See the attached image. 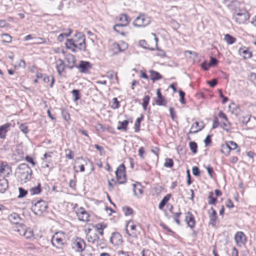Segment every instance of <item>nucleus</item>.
<instances>
[{"label":"nucleus","instance_id":"f257e3e1","mask_svg":"<svg viewBox=\"0 0 256 256\" xmlns=\"http://www.w3.org/2000/svg\"><path fill=\"white\" fill-rule=\"evenodd\" d=\"M85 39L84 35L82 32H78L75 34L74 38L67 40L66 46L74 52H76L75 48L85 51L86 49Z\"/></svg>","mask_w":256,"mask_h":256},{"label":"nucleus","instance_id":"f03ea898","mask_svg":"<svg viewBox=\"0 0 256 256\" xmlns=\"http://www.w3.org/2000/svg\"><path fill=\"white\" fill-rule=\"evenodd\" d=\"M32 170L26 164L23 163L18 165L16 169V174L18 180L22 183L26 182L30 180Z\"/></svg>","mask_w":256,"mask_h":256},{"label":"nucleus","instance_id":"7ed1b4c3","mask_svg":"<svg viewBox=\"0 0 256 256\" xmlns=\"http://www.w3.org/2000/svg\"><path fill=\"white\" fill-rule=\"evenodd\" d=\"M66 236L62 232H56L51 240L52 245L56 248H62L65 244Z\"/></svg>","mask_w":256,"mask_h":256},{"label":"nucleus","instance_id":"20e7f679","mask_svg":"<svg viewBox=\"0 0 256 256\" xmlns=\"http://www.w3.org/2000/svg\"><path fill=\"white\" fill-rule=\"evenodd\" d=\"M151 22V18L144 14H140L133 22V25L136 27L144 28L146 26Z\"/></svg>","mask_w":256,"mask_h":256},{"label":"nucleus","instance_id":"39448f33","mask_svg":"<svg viewBox=\"0 0 256 256\" xmlns=\"http://www.w3.org/2000/svg\"><path fill=\"white\" fill-rule=\"evenodd\" d=\"M249 18L248 13L244 10H240L238 12H236L232 16V18L238 24L245 23Z\"/></svg>","mask_w":256,"mask_h":256},{"label":"nucleus","instance_id":"423d86ee","mask_svg":"<svg viewBox=\"0 0 256 256\" xmlns=\"http://www.w3.org/2000/svg\"><path fill=\"white\" fill-rule=\"evenodd\" d=\"M47 208L48 204L46 202L40 200L32 204V210L36 214L40 216L46 210Z\"/></svg>","mask_w":256,"mask_h":256},{"label":"nucleus","instance_id":"0eeeda50","mask_svg":"<svg viewBox=\"0 0 256 256\" xmlns=\"http://www.w3.org/2000/svg\"><path fill=\"white\" fill-rule=\"evenodd\" d=\"M117 182L119 184H122L126 182L125 166L122 164L118 166L116 171Z\"/></svg>","mask_w":256,"mask_h":256},{"label":"nucleus","instance_id":"6e6552de","mask_svg":"<svg viewBox=\"0 0 256 256\" xmlns=\"http://www.w3.org/2000/svg\"><path fill=\"white\" fill-rule=\"evenodd\" d=\"M86 238L88 242L98 248L100 238L96 232L88 229V231L86 233Z\"/></svg>","mask_w":256,"mask_h":256},{"label":"nucleus","instance_id":"1a4fd4ad","mask_svg":"<svg viewBox=\"0 0 256 256\" xmlns=\"http://www.w3.org/2000/svg\"><path fill=\"white\" fill-rule=\"evenodd\" d=\"M76 212L79 220L82 222L89 220V214L84 208H80L76 211Z\"/></svg>","mask_w":256,"mask_h":256},{"label":"nucleus","instance_id":"9d476101","mask_svg":"<svg viewBox=\"0 0 256 256\" xmlns=\"http://www.w3.org/2000/svg\"><path fill=\"white\" fill-rule=\"evenodd\" d=\"M110 242L114 246H118L122 242V236L118 232H113L110 238Z\"/></svg>","mask_w":256,"mask_h":256},{"label":"nucleus","instance_id":"9b49d317","mask_svg":"<svg viewBox=\"0 0 256 256\" xmlns=\"http://www.w3.org/2000/svg\"><path fill=\"white\" fill-rule=\"evenodd\" d=\"M74 248L78 252H82L85 248V242L80 238H76L74 242Z\"/></svg>","mask_w":256,"mask_h":256},{"label":"nucleus","instance_id":"f8f14e48","mask_svg":"<svg viewBox=\"0 0 256 256\" xmlns=\"http://www.w3.org/2000/svg\"><path fill=\"white\" fill-rule=\"evenodd\" d=\"M234 240L238 246H242L246 241V237L244 232H238L234 236Z\"/></svg>","mask_w":256,"mask_h":256},{"label":"nucleus","instance_id":"ddd939ff","mask_svg":"<svg viewBox=\"0 0 256 256\" xmlns=\"http://www.w3.org/2000/svg\"><path fill=\"white\" fill-rule=\"evenodd\" d=\"M92 68V64L88 62L81 60L78 66L80 72L82 73L87 72Z\"/></svg>","mask_w":256,"mask_h":256},{"label":"nucleus","instance_id":"4468645a","mask_svg":"<svg viewBox=\"0 0 256 256\" xmlns=\"http://www.w3.org/2000/svg\"><path fill=\"white\" fill-rule=\"evenodd\" d=\"M12 168L6 162H2L0 164V174L4 176H8L12 173Z\"/></svg>","mask_w":256,"mask_h":256},{"label":"nucleus","instance_id":"2eb2a0df","mask_svg":"<svg viewBox=\"0 0 256 256\" xmlns=\"http://www.w3.org/2000/svg\"><path fill=\"white\" fill-rule=\"evenodd\" d=\"M185 222L188 226L193 228L195 226L194 218L192 212H188L186 214Z\"/></svg>","mask_w":256,"mask_h":256},{"label":"nucleus","instance_id":"dca6fc26","mask_svg":"<svg viewBox=\"0 0 256 256\" xmlns=\"http://www.w3.org/2000/svg\"><path fill=\"white\" fill-rule=\"evenodd\" d=\"M8 219L10 222L16 225L20 224V222L22 220L20 216L15 212L12 213L8 216Z\"/></svg>","mask_w":256,"mask_h":256},{"label":"nucleus","instance_id":"f3484780","mask_svg":"<svg viewBox=\"0 0 256 256\" xmlns=\"http://www.w3.org/2000/svg\"><path fill=\"white\" fill-rule=\"evenodd\" d=\"M133 191L135 196H139L144 192V188L139 182L133 184Z\"/></svg>","mask_w":256,"mask_h":256},{"label":"nucleus","instance_id":"a211bd4d","mask_svg":"<svg viewBox=\"0 0 256 256\" xmlns=\"http://www.w3.org/2000/svg\"><path fill=\"white\" fill-rule=\"evenodd\" d=\"M66 60L67 62V66L70 68H74L75 64L76 58L72 54H68L66 57Z\"/></svg>","mask_w":256,"mask_h":256},{"label":"nucleus","instance_id":"6ab92c4d","mask_svg":"<svg viewBox=\"0 0 256 256\" xmlns=\"http://www.w3.org/2000/svg\"><path fill=\"white\" fill-rule=\"evenodd\" d=\"M211 213H210V224L213 226H216V220L217 219V214L216 211L213 208H210Z\"/></svg>","mask_w":256,"mask_h":256},{"label":"nucleus","instance_id":"aec40b11","mask_svg":"<svg viewBox=\"0 0 256 256\" xmlns=\"http://www.w3.org/2000/svg\"><path fill=\"white\" fill-rule=\"evenodd\" d=\"M56 68L59 75L64 72L65 68L64 62L62 59H58L56 61Z\"/></svg>","mask_w":256,"mask_h":256},{"label":"nucleus","instance_id":"412c9836","mask_svg":"<svg viewBox=\"0 0 256 256\" xmlns=\"http://www.w3.org/2000/svg\"><path fill=\"white\" fill-rule=\"evenodd\" d=\"M10 126V123H6L0 126V138H4L6 133L8 132Z\"/></svg>","mask_w":256,"mask_h":256},{"label":"nucleus","instance_id":"4be33fe9","mask_svg":"<svg viewBox=\"0 0 256 256\" xmlns=\"http://www.w3.org/2000/svg\"><path fill=\"white\" fill-rule=\"evenodd\" d=\"M156 94L158 98V99L156 102V104L158 106H165L166 104V100L164 98L162 95L160 89L157 90Z\"/></svg>","mask_w":256,"mask_h":256},{"label":"nucleus","instance_id":"5701e85b","mask_svg":"<svg viewBox=\"0 0 256 256\" xmlns=\"http://www.w3.org/2000/svg\"><path fill=\"white\" fill-rule=\"evenodd\" d=\"M204 127V125H202L200 128H199V123L198 122H195L191 126L190 130V134H195L200 131Z\"/></svg>","mask_w":256,"mask_h":256},{"label":"nucleus","instance_id":"b1692460","mask_svg":"<svg viewBox=\"0 0 256 256\" xmlns=\"http://www.w3.org/2000/svg\"><path fill=\"white\" fill-rule=\"evenodd\" d=\"M128 120H124L122 122L119 121L118 122V126L117 129L120 130H124L126 132L128 130Z\"/></svg>","mask_w":256,"mask_h":256},{"label":"nucleus","instance_id":"393cba45","mask_svg":"<svg viewBox=\"0 0 256 256\" xmlns=\"http://www.w3.org/2000/svg\"><path fill=\"white\" fill-rule=\"evenodd\" d=\"M231 150L229 143L225 142L221 145L220 151L226 156H228Z\"/></svg>","mask_w":256,"mask_h":256},{"label":"nucleus","instance_id":"a878e982","mask_svg":"<svg viewBox=\"0 0 256 256\" xmlns=\"http://www.w3.org/2000/svg\"><path fill=\"white\" fill-rule=\"evenodd\" d=\"M150 78L154 82L156 80H159L162 78V76L161 74L156 71L153 70H151L150 71Z\"/></svg>","mask_w":256,"mask_h":256},{"label":"nucleus","instance_id":"bb28decb","mask_svg":"<svg viewBox=\"0 0 256 256\" xmlns=\"http://www.w3.org/2000/svg\"><path fill=\"white\" fill-rule=\"evenodd\" d=\"M8 188V180L5 178L0 180V192L4 193Z\"/></svg>","mask_w":256,"mask_h":256},{"label":"nucleus","instance_id":"cd10ccee","mask_svg":"<svg viewBox=\"0 0 256 256\" xmlns=\"http://www.w3.org/2000/svg\"><path fill=\"white\" fill-rule=\"evenodd\" d=\"M14 228V230L16 232H18L20 235L23 236L24 232L26 229V227L25 225L22 224H20L18 225H16V226Z\"/></svg>","mask_w":256,"mask_h":256},{"label":"nucleus","instance_id":"c85d7f7f","mask_svg":"<svg viewBox=\"0 0 256 256\" xmlns=\"http://www.w3.org/2000/svg\"><path fill=\"white\" fill-rule=\"evenodd\" d=\"M239 52L241 54L243 55L244 59L250 58L252 56V52L248 48H240Z\"/></svg>","mask_w":256,"mask_h":256},{"label":"nucleus","instance_id":"c756f323","mask_svg":"<svg viewBox=\"0 0 256 256\" xmlns=\"http://www.w3.org/2000/svg\"><path fill=\"white\" fill-rule=\"evenodd\" d=\"M119 20L121 22L120 24L126 26L130 22L128 16L125 14H122L118 17Z\"/></svg>","mask_w":256,"mask_h":256},{"label":"nucleus","instance_id":"7c9ffc66","mask_svg":"<svg viewBox=\"0 0 256 256\" xmlns=\"http://www.w3.org/2000/svg\"><path fill=\"white\" fill-rule=\"evenodd\" d=\"M171 197L170 194H168L164 196L162 200L160 201L158 205V208L160 210L162 209L164 206L170 200Z\"/></svg>","mask_w":256,"mask_h":256},{"label":"nucleus","instance_id":"2f4dec72","mask_svg":"<svg viewBox=\"0 0 256 256\" xmlns=\"http://www.w3.org/2000/svg\"><path fill=\"white\" fill-rule=\"evenodd\" d=\"M124 26H126L120 24H116L114 26V30L117 33L124 36V33L123 29Z\"/></svg>","mask_w":256,"mask_h":256},{"label":"nucleus","instance_id":"473e14b6","mask_svg":"<svg viewBox=\"0 0 256 256\" xmlns=\"http://www.w3.org/2000/svg\"><path fill=\"white\" fill-rule=\"evenodd\" d=\"M106 227V225L104 223H99L96 224L94 228H96L97 232L100 234L103 235L104 230Z\"/></svg>","mask_w":256,"mask_h":256},{"label":"nucleus","instance_id":"72a5a7b5","mask_svg":"<svg viewBox=\"0 0 256 256\" xmlns=\"http://www.w3.org/2000/svg\"><path fill=\"white\" fill-rule=\"evenodd\" d=\"M23 236H24L27 239H30L34 237V232L30 228H26L25 232L23 234Z\"/></svg>","mask_w":256,"mask_h":256},{"label":"nucleus","instance_id":"f704fd0d","mask_svg":"<svg viewBox=\"0 0 256 256\" xmlns=\"http://www.w3.org/2000/svg\"><path fill=\"white\" fill-rule=\"evenodd\" d=\"M144 118V116L142 114L140 117L138 118L134 124V130L136 132H138L140 130V124Z\"/></svg>","mask_w":256,"mask_h":256},{"label":"nucleus","instance_id":"c9c22d12","mask_svg":"<svg viewBox=\"0 0 256 256\" xmlns=\"http://www.w3.org/2000/svg\"><path fill=\"white\" fill-rule=\"evenodd\" d=\"M224 40L228 44H232L236 42V39L229 34L224 35Z\"/></svg>","mask_w":256,"mask_h":256},{"label":"nucleus","instance_id":"e433bc0d","mask_svg":"<svg viewBox=\"0 0 256 256\" xmlns=\"http://www.w3.org/2000/svg\"><path fill=\"white\" fill-rule=\"evenodd\" d=\"M41 192L40 184H38V186L32 188L30 189V192L31 194H37L40 193Z\"/></svg>","mask_w":256,"mask_h":256},{"label":"nucleus","instance_id":"4c0bfd02","mask_svg":"<svg viewBox=\"0 0 256 256\" xmlns=\"http://www.w3.org/2000/svg\"><path fill=\"white\" fill-rule=\"evenodd\" d=\"M72 33V30H69V32L68 33H62L60 34L58 37L57 40L60 42H62L64 39L70 36Z\"/></svg>","mask_w":256,"mask_h":256},{"label":"nucleus","instance_id":"58836bf2","mask_svg":"<svg viewBox=\"0 0 256 256\" xmlns=\"http://www.w3.org/2000/svg\"><path fill=\"white\" fill-rule=\"evenodd\" d=\"M214 193L212 192H209L208 196V203L210 204H215L216 202V198L213 196Z\"/></svg>","mask_w":256,"mask_h":256},{"label":"nucleus","instance_id":"ea45409f","mask_svg":"<svg viewBox=\"0 0 256 256\" xmlns=\"http://www.w3.org/2000/svg\"><path fill=\"white\" fill-rule=\"evenodd\" d=\"M150 99V97L146 95L145 96L144 98H142V106L144 109V110H146L147 106L149 103V100Z\"/></svg>","mask_w":256,"mask_h":256},{"label":"nucleus","instance_id":"a19ab883","mask_svg":"<svg viewBox=\"0 0 256 256\" xmlns=\"http://www.w3.org/2000/svg\"><path fill=\"white\" fill-rule=\"evenodd\" d=\"M190 150L192 153L196 154L197 152L198 146L194 142H190L189 144Z\"/></svg>","mask_w":256,"mask_h":256},{"label":"nucleus","instance_id":"79ce46f5","mask_svg":"<svg viewBox=\"0 0 256 256\" xmlns=\"http://www.w3.org/2000/svg\"><path fill=\"white\" fill-rule=\"evenodd\" d=\"M52 152H48L45 153L44 154L42 160L45 161L46 162L50 163L51 162L50 158L52 157Z\"/></svg>","mask_w":256,"mask_h":256},{"label":"nucleus","instance_id":"37998d69","mask_svg":"<svg viewBox=\"0 0 256 256\" xmlns=\"http://www.w3.org/2000/svg\"><path fill=\"white\" fill-rule=\"evenodd\" d=\"M122 211L126 216H130L133 212L132 209L129 206H124L122 208Z\"/></svg>","mask_w":256,"mask_h":256},{"label":"nucleus","instance_id":"c03bdc74","mask_svg":"<svg viewBox=\"0 0 256 256\" xmlns=\"http://www.w3.org/2000/svg\"><path fill=\"white\" fill-rule=\"evenodd\" d=\"M174 165V162L172 159L166 158L165 160L164 166L166 168H172Z\"/></svg>","mask_w":256,"mask_h":256},{"label":"nucleus","instance_id":"a18cd8bd","mask_svg":"<svg viewBox=\"0 0 256 256\" xmlns=\"http://www.w3.org/2000/svg\"><path fill=\"white\" fill-rule=\"evenodd\" d=\"M139 44L140 46L145 49H148L150 50H154V48H150L148 46V44L145 40H140L139 42Z\"/></svg>","mask_w":256,"mask_h":256},{"label":"nucleus","instance_id":"49530a36","mask_svg":"<svg viewBox=\"0 0 256 256\" xmlns=\"http://www.w3.org/2000/svg\"><path fill=\"white\" fill-rule=\"evenodd\" d=\"M19 195L18 196V198H22L24 197L28 194L27 190H25L22 188H18Z\"/></svg>","mask_w":256,"mask_h":256},{"label":"nucleus","instance_id":"de8ad7c7","mask_svg":"<svg viewBox=\"0 0 256 256\" xmlns=\"http://www.w3.org/2000/svg\"><path fill=\"white\" fill-rule=\"evenodd\" d=\"M112 47L113 50H116V52H114V54H118V52H120L121 46L120 44H119L114 43L112 44Z\"/></svg>","mask_w":256,"mask_h":256},{"label":"nucleus","instance_id":"09e8293b","mask_svg":"<svg viewBox=\"0 0 256 256\" xmlns=\"http://www.w3.org/2000/svg\"><path fill=\"white\" fill-rule=\"evenodd\" d=\"M72 96H74V100L76 101L80 99V92L78 90H74L72 92Z\"/></svg>","mask_w":256,"mask_h":256},{"label":"nucleus","instance_id":"8fccbe9b","mask_svg":"<svg viewBox=\"0 0 256 256\" xmlns=\"http://www.w3.org/2000/svg\"><path fill=\"white\" fill-rule=\"evenodd\" d=\"M173 214L174 215V222L177 224L180 225V220H179V218L182 214L181 212H179L173 213Z\"/></svg>","mask_w":256,"mask_h":256},{"label":"nucleus","instance_id":"3c124183","mask_svg":"<svg viewBox=\"0 0 256 256\" xmlns=\"http://www.w3.org/2000/svg\"><path fill=\"white\" fill-rule=\"evenodd\" d=\"M2 40L6 42H10L12 41V37L6 34H2Z\"/></svg>","mask_w":256,"mask_h":256},{"label":"nucleus","instance_id":"603ef678","mask_svg":"<svg viewBox=\"0 0 256 256\" xmlns=\"http://www.w3.org/2000/svg\"><path fill=\"white\" fill-rule=\"evenodd\" d=\"M62 114L63 118L66 121H68L70 119L69 113L66 110H62Z\"/></svg>","mask_w":256,"mask_h":256},{"label":"nucleus","instance_id":"864d4df0","mask_svg":"<svg viewBox=\"0 0 256 256\" xmlns=\"http://www.w3.org/2000/svg\"><path fill=\"white\" fill-rule=\"evenodd\" d=\"M120 106L119 102L118 100L116 98L112 99V108L114 109L118 108Z\"/></svg>","mask_w":256,"mask_h":256},{"label":"nucleus","instance_id":"5fc2aeb1","mask_svg":"<svg viewBox=\"0 0 256 256\" xmlns=\"http://www.w3.org/2000/svg\"><path fill=\"white\" fill-rule=\"evenodd\" d=\"M250 115L249 114H246L242 116V123L246 124L250 120Z\"/></svg>","mask_w":256,"mask_h":256},{"label":"nucleus","instance_id":"6e6d98bb","mask_svg":"<svg viewBox=\"0 0 256 256\" xmlns=\"http://www.w3.org/2000/svg\"><path fill=\"white\" fill-rule=\"evenodd\" d=\"M20 129L25 134L28 132V129L27 126L26 124H21L20 126Z\"/></svg>","mask_w":256,"mask_h":256},{"label":"nucleus","instance_id":"4d7b16f0","mask_svg":"<svg viewBox=\"0 0 256 256\" xmlns=\"http://www.w3.org/2000/svg\"><path fill=\"white\" fill-rule=\"evenodd\" d=\"M230 126V124L229 122H228L227 121L226 122H224L222 123V127L224 130L226 131L227 132H228Z\"/></svg>","mask_w":256,"mask_h":256},{"label":"nucleus","instance_id":"13d9d810","mask_svg":"<svg viewBox=\"0 0 256 256\" xmlns=\"http://www.w3.org/2000/svg\"><path fill=\"white\" fill-rule=\"evenodd\" d=\"M217 63H218V60L216 58H213V57H210V62L208 63L209 66L210 67L214 66L216 65Z\"/></svg>","mask_w":256,"mask_h":256},{"label":"nucleus","instance_id":"bf43d9fd","mask_svg":"<svg viewBox=\"0 0 256 256\" xmlns=\"http://www.w3.org/2000/svg\"><path fill=\"white\" fill-rule=\"evenodd\" d=\"M192 174L194 176H198L200 175V171L197 166H194L192 168Z\"/></svg>","mask_w":256,"mask_h":256},{"label":"nucleus","instance_id":"052dcab7","mask_svg":"<svg viewBox=\"0 0 256 256\" xmlns=\"http://www.w3.org/2000/svg\"><path fill=\"white\" fill-rule=\"evenodd\" d=\"M15 67L16 68H24L26 67V63L23 60H20L18 62V64L15 66Z\"/></svg>","mask_w":256,"mask_h":256},{"label":"nucleus","instance_id":"680f3d73","mask_svg":"<svg viewBox=\"0 0 256 256\" xmlns=\"http://www.w3.org/2000/svg\"><path fill=\"white\" fill-rule=\"evenodd\" d=\"M108 76L110 80H113L114 78H117V76L113 71H110L108 72Z\"/></svg>","mask_w":256,"mask_h":256},{"label":"nucleus","instance_id":"e2e57ef3","mask_svg":"<svg viewBox=\"0 0 256 256\" xmlns=\"http://www.w3.org/2000/svg\"><path fill=\"white\" fill-rule=\"evenodd\" d=\"M129 226L132 231H134L136 230V225L134 224L132 221H128L126 224V228Z\"/></svg>","mask_w":256,"mask_h":256},{"label":"nucleus","instance_id":"0e129e2a","mask_svg":"<svg viewBox=\"0 0 256 256\" xmlns=\"http://www.w3.org/2000/svg\"><path fill=\"white\" fill-rule=\"evenodd\" d=\"M119 44L121 46L120 52H122L124 51V50H126L128 47V44L123 41H122Z\"/></svg>","mask_w":256,"mask_h":256},{"label":"nucleus","instance_id":"69168bd1","mask_svg":"<svg viewBox=\"0 0 256 256\" xmlns=\"http://www.w3.org/2000/svg\"><path fill=\"white\" fill-rule=\"evenodd\" d=\"M156 49L158 52L157 54L158 56H160L162 58L166 56V53L163 50L160 49L158 47H156Z\"/></svg>","mask_w":256,"mask_h":256},{"label":"nucleus","instance_id":"338daca9","mask_svg":"<svg viewBox=\"0 0 256 256\" xmlns=\"http://www.w3.org/2000/svg\"><path fill=\"white\" fill-rule=\"evenodd\" d=\"M226 142L229 143L230 147L232 150H235L238 146L237 144L233 141H229V142Z\"/></svg>","mask_w":256,"mask_h":256},{"label":"nucleus","instance_id":"774afa93","mask_svg":"<svg viewBox=\"0 0 256 256\" xmlns=\"http://www.w3.org/2000/svg\"><path fill=\"white\" fill-rule=\"evenodd\" d=\"M219 124L218 120L216 116H215L214 118L213 124H212V128H216Z\"/></svg>","mask_w":256,"mask_h":256}]
</instances>
